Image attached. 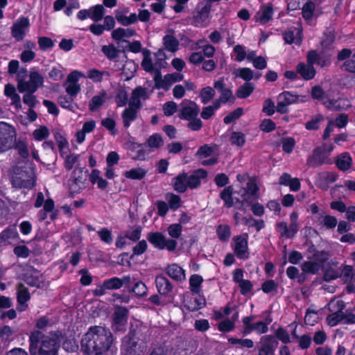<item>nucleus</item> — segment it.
<instances>
[{
  "instance_id": "nucleus-7",
  "label": "nucleus",
  "mask_w": 355,
  "mask_h": 355,
  "mask_svg": "<svg viewBox=\"0 0 355 355\" xmlns=\"http://www.w3.org/2000/svg\"><path fill=\"white\" fill-rule=\"evenodd\" d=\"M11 181L13 187L17 188H32L35 183L33 170L17 169L11 178Z\"/></svg>"
},
{
  "instance_id": "nucleus-35",
  "label": "nucleus",
  "mask_w": 355,
  "mask_h": 355,
  "mask_svg": "<svg viewBox=\"0 0 355 355\" xmlns=\"http://www.w3.org/2000/svg\"><path fill=\"white\" fill-rule=\"evenodd\" d=\"M203 282L202 276L195 274L189 278V288L192 293L198 294L201 291V286Z\"/></svg>"
},
{
  "instance_id": "nucleus-18",
  "label": "nucleus",
  "mask_w": 355,
  "mask_h": 355,
  "mask_svg": "<svg viewBox=\"0 0 355 355\" xmlns=\"http://www.w3.org/2000/svg\"><path fill=\"white\" fill-rule=\"evenodd\" d=\"M136 34V31L132 28H118L112 31V37L117 43H121L128 42L129 38Z\"/></svg>"
},
{
  "instance_id": "nucleus-42",
  "label": "nucleus",
  "mask_w": 355,
  "mask_h": 355,
  "mask_svg": "<svg viewBox=\"0 0 355 355\" xmlns=\"http://www.w3.org/2000/svg\"><path fill=\"white\" fill-rule=\"evenodd\" d=\"M215 96V90L211 87H205L202 88L200 92L199 96L201 102L204 104L208 103Z\"/></svg>"
},
{
  "instance_id": "nucleus-44",
  "label": "nucleus",
  "mask_w": 355,
  "mask_h": 355,
  "mask_svg": "<svg viewBox=\"0 0 355 355\" xmlns=\"http://www.w3.org/2000/svg\"><path fill=\"white\" fill-rule=\"evenodd\" d=\"M144 58L141 62V67L143 69L148 71L152 72L154 69L153 60L151 59V53L148 50H144L143 51Z\"/></svg>"
},
{
  "instance_id": "nucleus-38",
  "label": "nucleus",
  "mask_w": 355,
  "mask_h": 355,
  "mask_svg": "<svg viewBox=\"0 0 355 355\" xmlns=\"http://www.w3.org/2000/svg\"><path fill=\"white\" fill-rule=\"evenodd\" d=\"M137 110L128 106L122 113L123 122L125 127L128 128L137 117Z\"/></svg>"
},
{
  "instance_id": "nucleus-23",
  "label": "nucleus",
  "mask_w": 355,
  "mask_h": 355,
  "mask_svg": "<svg viewBox=\"0 0 355 355\" xmlns=\"http://www.w3.org/2000/svg\"><path fill=\"white\" fill-rule=\"evenodd\" d=\"M107 94L105 91H102L94 95L89 101V110L92 112L98 110L106 101Z\"/></svg>"
},
{
  "instance_id": "nucleus-13",
  "label": "nucleus",
  "mask_w": 355,
  "mask_h": 355,
  "mask_svg": "<svg viewBox=\"0 0 355 355\" xmlns=\"http://www.w3.org/2000/svg\"><path fill=\"white\" fill-rule=\"evenodd\" d=\"M248 234H242L233 238L232 248L236 256L239 259L248 257Z\"/></svg>"
},
{
  "instance_id": "nucleus-21",
  "label": "nucleus",
  "mask_w": 355,
  "mask_h": 355,
  "mask_svg": "<svg viewBox=\"0 0 355 355\" xmlns=\"http://www.w3.org/2000/svg\"><path fill=\"white\" fill-rule=\"evenodd\" d=\"M163 45L164 49L171 53H175L179 49L180 42L174 36L173 31H168L163 37Z\"/></svg>"
},
{
  "instance_id": "nucleus-52",
  "label": "nucleus",
  "mask_w": 355,
  "mask_h": 355,
  "mask_svg": "<svg viewBox=\"0 0 355 355\" xmlns=\"http://www.w3.org/2000/svg\"><path fill=\"white\" fill-rule=\"evenodd\" d=\"M298 215L296 212H292L290 215L291 223L288 227L290 237H293L297 233L298 230Z\"/></svg>"
},
{
  "instance_id": "nucleus-36",
  "label": "nucleus",
  "mask_w": 355,
  "mask_h": 355,
  "mask_svg": "<svg viewBox=\"0 0 355 355\" xmlns=\"http://www.w3.org/2000/svg\"><path fill=\"white\" fill-rule=\"evenodd\" d=\"M17 236V232L15 227L8 228L0 234V246L8 244L11 240Z\"/></svg>"
},
{
  "instance_id": "nucleus-54",
  "label": "nucleus",
  "mask_w": 355,
  "mask_h": 355,
  "mask_svg": "<svg viewBox=\"0 0 355 355\" xmlns=\"http://www.w3.org/2000/svg\"><path fill=\"white\" fill-rule=\"evenodd\" d=\"M234 74L246 81L250 80L253 78V71L250 68L238 69L235 71Z\"/></svg>"
},
{
  "instance_id": "nucleus-5",
  "label": "nucleus",
  "mask_w": 355,
  "mask_h": 355,
  "mask_svg": "<svg viewBox=\"0 0 355 355\" xmlns=\"http://www.w3.org/2000/svg\"><path fill=\"white\" fill-rule=\"evenodd\" d=\"M16 131L13 126L0 122V153L9 150L13 145Z\"/></svg>"
},
{
  "instance_id": "nucleus-33",
  "label": "nucleus",
  "mask_w": 355,
  "mask_h": 355,
  "mask_svg": "<svg viewBox=\"0 0 355 355\" xmlns=\"http://www.w3.org/2000/svg\"><path fill=\"white\" fill-rule=\"evenodd\" d=\"M207 176V172L205 170L200 169L196 171L189 177L187 176L188 187L195 188L200 184V180Z\"/></svg>"
},
{
  "instance_id": "nucleus-57",
  "label": "nucleus",
  "mask_w": 355,
  "mask_h": 355,
  "mask_svg": "<svg viewBox=\"0 0 355 355\" xmlns=\"http://www.w3.org/2000/svg\"><path fill=\"white\" fill-rule=\"evenodd\" d=\"M257 190L258 187L256 183L252 180H250L247 184V189L245 191L244 195L243 196V201L248 200V198H246L247 195H250L255 198Z\"/></svg>"
},
{
  "instance_id": "nucleus-48",
  "label": "nucleus",
  "mask_w": 355,
  "mask_h": 355,
  "mask_svg": "<svg viewBox=\"0 0 355 355\" xmlns=\"http://www.w3.org/2000/svg\"><path fill=\"white\" fill-rule=\"evenodd\" d=\"M230 140L232 145L241 147L245 143V135L241 132H233Z\"/></svg>"
},
{
  "instance_id": "nucleus-8",
  "label": "nucleus",
  "mask_w": 355,
  "mask_h": 355,
  "mask_svg": "<svg viewBox=\"0 0 355 355\" xmlns=\"http://www.w3.org/2000/svg\"><path fill=\"white\" fill-rule=\"evenodd\" d=\"M147 239L155 248L159 250L166 249L168 251H174L178 245L176 241L168 239L163 234L158 232H150Z\"/></svg>"
},
{
  "instance_id": "nucleus-22",
  "label": "nucleus",
  "mask_w": 355,
  "mask_h": 355,
  "mask_svg": "<svg viewBox=\"0 0 355 355\" xmlns=\"http://www.w3.org/2000/svg\"><path fill=\"white\" fill-rule=\"evenodd\" d=\"M96 128V122L94 120H89L83 123L81 130L76 134V140L78 144H82L85 139L86 134L92 132Z\"/></svg>"
},
{
  "instance_id": "nucleus-24",
  "label": "nucleus",
  "mask_w": 355,
  "mask_h": 355,
  "mask_svg": "<svg viewBox=\"0 0 355 355\" xmlns=\"http://www.w3.org/2000/svg\"><path fill=\"white\" fill-rule=\"evenodd\" d=\"M146 89L139 87L133 90L130 99L129 106L138 110L141 105V99L146 96Z\"/></svg>"
},
{
  "instance_id": "nucleus-34",
  "label": "nucleus",
  "mask_w": 355,
  "mask_h": 355,
  "mask_svg": "<svg viewBox=\"0 0 355 355\" xmlns=\"http://www.w3.org/2000/svg\"><path fill=\"white\" fill-rule=\"evenodd\" d=\"M155 282L158 292L161 295H166L172 290V286L166 277H157Z\"/></svg>"
},
{
  "instance_id": "nucleus-14",
  "label": "nucleus",
  "mask_w": 355,
  "mask_h": 355,
  "mask_svg": "<svg viewBox=\"0 0 355 355\" xmlns=\"http://www.w3.org/2000/svg\"><path fill=\"white\" fill-rule=\"evenodd\" d=\"M128 320V310L124 307H116L113 315V328L116 331H123Z\"/></svg>"
},
{
  "instance_id": "nucleus-64",
  "label": "nucleus",
  "mask_w": 355,
  "mask_h": 355,
  "mask_svg": "<svg viewBox=\"0 0 355 355\" xmlns=\"http://www.w3.org/2000/svg\"><path fill=\"white\" fill-rule=\"evenodd\" d=\"M324 120L321 114L315 116L310 121L306 123V128L308 130H317L320 127V123Z\"/></svg>"
},
{
  "instance_id": "nucleus-31",
  "label": "nucleus",
  "mask_w": 355,
  "mask_h": 355,
  "mask_svg": "<svg viewBox=\"0 0 355 355\" xmlns=\"http://www.w3.org/2000/svg\"><path fill=\"white\" fill-rule=\"evenodd\" d=\"M26 282L32 286L42 287L44 286V277L38 271L32 270L26 277Z\"/></svg>"
},
{
  "instance_id": "nucleus-4",
  "label": "nucleus",
  "mask_w": 355,
  "mask_h": 355,
  "mask_svg": "<svg viewBox=\"0 0 355 355\" xmlns=\"http://www.w3.org/2000/svg\"><path fill=\"white\" fill-rule=\"evenodd\" d=\"M329 311L331 312L326 318L327 324L334 327L340 322H343V311L345 307V303L339 298L331 300L327 304Z\"/></svg>"
},
{
  "instance_id": "nucleus-50",
  "label": "nucleus",
  "mask_w": 355,
  "mask_h": 355,
  "mask_svg": "<svg viewBox=\"0 0 355 355\" xmlns=\"http://www.w3.org/2000/svg\"><path fill=\"white\" fill-rule=\"evenodd\" d=\"M315 10V4L311 1H307L302 8V16L307 20L312 19Z\"/></svg>"
},
{
  "instance_id": "nucleus-59",
  "label": "nucleus",
  "mask_w": 355,
  "mask_h": 355,
  "mask_svg": "<svg viewBox=\"0 0 355 355\" xmlns=\"http://www.w3.org/2000/svg\"><path fill=\"white\" fill-rule=\"evenodd\" d=\"M232 194V189L231 187L224 189L220 193V198L225 201V204L227 207H231L233 205Z\"/></svg>"
},
{
  "instance_id": "nucleus-30",
  "label": "nucleus",
  "mask_w": 355,
  "mask_h": 355,
  "mask_svg": "<svg viewBox=\"0 0 355 355\" xmlns=\"http://www.w3.org/2000/svg\"><path fill=\"white\" fill-rule=\"evenodd\" d=\"M311 96L313 98L321 100L324 105L329 108H335L338 105H336V102L334 101H328L324 96V92L320 87L315 86L313 87L311 91Z\"/></svg>"
},
{
  "instance_id": "nucleus-40",
  "label": "nucleus",
  "mask_w": 355,
  "mask_h": 355,
  "mask_svg": "<svg viewBox=\"0 0 355 355\" xmlns=\"http://www.w3.org/2000/svg\"><path fill=\"white\" fill-rule=\"evenodd\" d=\"M146 174V171L141 167L132 168L124 172L126 178L131 180H141Z\"/></svg>"
},
{
  "instance_id": "nucleus-47",
  "label": "nucleus",
  "mask_w": 355,
  "mask_h": 355,
  "mask_svg": "<svg viewBox=\"0 0 355 355\" xmlns=\"http://www.w3.org/2000/svg\"><path fill=\"white\" fill-rule=\"evenodd\" d=\"M293 336L298 340L299 346L301 349H304L310 347L312 339L309 335L304 334L301 336H298L296 334L295 329H294Z\"/></svg>"
},
{
  "instance_id": "nucleus-32",
  "label": "nucleus",
  "mask_w": 355,
  "mask_h": 355,
  "mask_svg": "<svg viewBox=\"0 0 355 355\" xmlns=\"http://www.w3.org/2000/svg\"><path fill=\"white\" fill-rule=\"evenodd\" d=\"M297 71L305 80L312 79L315 74L313 67L309 64L300 63L297 67Z\"/></svg>"
},
{
  "instance_id": "nucleus-56",
  "label": "nucleus",
  "mask_w": 355,
  "mask_h": 355,
  "mask_svg": "<svg viewBox=\"0 0 355 355\" xmlns=\"http://www.w3.org/2000/svg\"><path fill=\"white\" fill-rule=\"evenodd\" d=\"M319 320L318 314L316 311L308 309L304 317V322L306 324L313 326L318 322Z\"/></svg>"
},
{
  "instance_id": "nucleus-63",
  "label": "nucleus",
  "mask_w": 355,
  "mask_h": 355,
  "mask_svg": "<svg viewBox=\"0 0 355 355\" xmlns=\"http://www.w3.org/2000/svg\"><path fill=\"white\" fill-rule=\"evenodd\" d=\"M102 52L109 59H114L116 58L118 55V50L113 44L105 45L102 47Z\"/></svg>"
},
{
  "instance_id": "nucleus-6",
  "label": "nucleus",
  "mask_w": 355,
  "mask_h": 355,
  "mask_svg": "<svg viewBox=\"0 0 355 355\" xmlns=\"http://www.w3.org/2000/svg\"><path fill=\"white\" fill-rule=\"evenodd\" d=\"M85 74L79 70H73L67 77L64 83L65 91L71 98L77 96L81 91V85L79 80L82 78H85Z\"/></svg>"
},
{
  "instance_id": "nucleus-25",
  "label": "nucleus",
  "mask_w": 355,
  "mask_h": 355,
  "mask_svg": "<svg viewBox=\"0 0 355 355\" xmlns=\"http://www.w3.org/2000/svg\"><path fill=\"white\" fill-rule=\"evenodd\" d=\"M278 99L284 103L289 105L295 103H304L308 101V96H299L291 94L289 92H285L279 95Z\"/></svg>"
},
{
  "instance_id": "nucleus-45",
  "label": "nucleus",
  "mask_w": 355,
  "mask_h": 355,
  "mask_svg": "<svg viewBox=\"0 0 355 355\" xmlns=\"http://www.w3.org/2000/svg\"><path fill=\"white\" fill-rule=\"evenodd\" d=\"M89 18L95 21H100L104 14V8L101 5H96L95 6L91 7L89 9Z\"/></svg>"
},
{
  "instance_id": "nucleus-20",
  "label": "nucleus",
  "mask_w": 355,
  "mask_h": 355,
  "mask_svg": "<svg viewBox=\"0 0 355 355\" xmlns=\"http://www.w3.org/2000/svg\"><path fill=\"white\" fill-rule=\"evenodd\" d=\"M352 158L349 153L347 152L338 155L335 159V164L337 168L342 171L349 170L352 166Z\"/></svg>"
},
{
  "instance_id": "nucleus-26",
  "label": "nucleus",
  "mask_w": 355,
  "mask_h": 355,
  "mask_svg": "<svg viewBox=\"0 0 355 355\" xmlns=\"http://www.w3.org/2000/svg\"><path fill=\"white\" fill-rule=\"evenodd\" d=\"M30 299V294L26 287L23 285H20L18 288L17 292V301H18V306L17 309L19 311H24L27 308V304L26 302L28 301Z\"/></svg>"
},
{
  "instance_id": "nucleus-19",
  "label": "nucleus",
  "mask_w": 355,
  "mask_h": 355,
  "mask_svg": "<svg viewBox=\"0 0 355 355\" xmlns=\"http://www.w3.org/2000/svg\"><path fill=\"white\" fill-rule=\"evenodd\" d=\"M261 347L259 355H273L277 343L270 336H264L261 340Z\"/></svg>"
},
{
  "instance_id": "nucleus-16",
  "label": "nucleus",
  "mask_w": 355,
  "mask_h": 355,
  "mask_svg": "<svg viewBox=\"0 0 355 355\" xmlns=\"http://www.w3.org/2000/svg\"><path fill=\"white\" fill-rule=\"evenodd\" d=\"M128 12L129 8H128L115 10V17L117 21L123 26L135 24L137 21V15L135 13H131L128 16Z\"/></svg>"
},
{
  "instance_id": "nucleus-12",
  "label": "nucleus",
  "mask_w": 355,
  "mask_h": 355,
  "mask_svg": "<svg viewBox=\"0 0 355 355\" xmlns=\"http://www.w3.org/2000/svg\"><path fill=\"white\" fill-rule=\"evenodd\" d=\"M328 259V254L324 252H317L314 254V261L304 262L302 270L304 272L316 273L321 268L322 263Z\"/></svg>"
},
{
  "instance_id": "nucleus-51",
  "label": "nucleus",
  "mask_w": 355,
  "mask_h": 355,
  "mask_svg": "<svg viewBox=\"0 0 355 355\" xmlns=\"http://www.w3.org/2000/svg\"><path fill=\"white\" fill-rule=\"evenodd\" d=\"M50 135L49 130L46 126H40L33 132V138L37 141L46 139Z\"/></svg>"
},
{
  "instance_id": "nucleus-60",
  "label": "nucleus",
  "mask_w": 355,
  "mask_h": 355,
  "mask_svg": "<svg viewBox=\"0 0 355 355\" xmlns=\"http://www.w3.org/2000/svg\"><path fill=\"white\" fill-rule=\"evenodd\" d=\"M107 73L105 71H99L96 69H89L87 72V77L92 80L94 82H101L104 75Z\"/></svg>"
},
{
  "instance_id": "nucleus-46",
  "label": "nucleus",
  "mask_w": 355,
  "mask_h": 355,
  "mask_svg": "<svg viewBox=\"0 0 355 355\" xmlns=\"http://www.w3.org/2000/svg\"><path fill=\"white\" fill-rule=\"evenodd\" d=\"M340 277V269L336 266H330L326 268L324 273V279L330 282Z\"/></svg>"
},
{
  "instance_id": "nucleus-43",
  "label": "nucleus",
  "mask_w": 355,
  "mask_h": 355,
  "mask_svg": "<svg viewBox=\"0 0 355 355\" xmlns=\"http://www.w3.org/2000/svg\"><path fill=\"white\" fill-rule=\"evenodd\" d=\"M182 227L180 223H173L170 225L167 228L168 234L170 236V239L176 241L182 234Z\"/></svg>"
},
{
  "instance_id": "nucleus-29",
  "label": "nucleus",
  "mask_w": 355,
  "mask_h": 355,
  "mask_svg": "<svg viewBox=\"0 0 355 355\" xmlns=\"http://www.w3.org/2000/svg\"><path fill=\"white\" fill-rule=\"evenodd\" d=\"M166 272L172 279L178 282L183 281L186 278L184 270L175 263L169 265Z\"/></svg>"
},
{
  "instance_id": "nucleus-17",
  "label": "nucleus",
  "mask_w": 355,
  "mask_h": 355,
  "mask_svg": "<svg viewBox=\"0 0 355 355\" xmlns=\"http://www.w3.org/2000/svg\"><path fill=\"white\" fill-rule=\"evenodd\" d=\"M284 39L287 44H300L302 42V28L300 26L289 28L284 33Z\"/></svg>"
},
{
  "instance_id": "nucleus-58",
  "label": "nucleus",
  "mask_w": 355,
  "mask_h": 355,
  "mask_svg": "<svg viewBox=\"0 0 355 355\" xmlns=\"http://www.w3.org/2000/svg\"><path fill=\"white\" fill-rule=\"evenodd\" d=\"M141 228L140 227H133L126 232L125 237L133 241H138L141 237Z\"/></svg>"
},
{
  "instance_id": "nucleus-61",
  "label": "nucleus",
  "mask_w": 355,
  "mask_h": 355,
  "mask_svg": "<svg viewBox=\"0 0 355 355\" xmlns=\"http://www.w3.org/2000/svg\"><path fill=\"white\" fill-rule=\"evenodd\" d=\"M63 349L69 352H75L78 350V345L73 338H69L63 343Z\"/></svg>"
},
{
  "instance_id": "nucleus-28",
  "label": "nucleus",
  "mask_w": 355,
  "mask_h": 355,
  "mask_svg": "<svg viewBox=\"0 0 355 355\" xmlns=\"http://www.w3.org/2000/svg\"><path fill=\"white\" fill-rule=\"evenodd\" d=\"M209 14V8L208 7L203 6L201 8L198 7L194 15V23L196 25L198 26H205L208 22Z\"/></svg>"
},
{
  "instance_id": "nucleus-1",
  "label": "nucleus",
  "mask_w": 355,
  "mask_h": 355,
  "mask_svg": "<svg viewBox=\"0 0 355 355\" xmlns=\"http://www.w3.org/2000/svg\"><path fill=\"white\" fill-rule=\"evenodd\" d=\"M113 338L110 331L103 327H90L81 341L85 355H104L111 347Z\"/></svg>"
},
{
  "instance_id": "nucleus-9",
  "label": "nucleus",
  "mask_w": 355,
  "mask_h": 355,
  "mask_svg": "<svg viewBox=\"0 0 355 355\" xmlns=\"http://www.w3.org/2000/svg\"><path fill=\"white\" fill-rule=\"evenodd\" d=\"M183 78L182 74L174 73L167 74L162 78L159 71H157L154 81L157 88L168 90L174 83L182 80Z\"/></svg>"
},
{
  "instance_id": "nucleus-15",
  "label": "nucleus",
  "mask_w": 355,
  "mask_h": 355,
  "mask_svg": "<svg viewBox=\"0 0 355 355\" xmlns=\"http://www.w3.org/2000/svg\"><path fill=\"white\" fill-rule=\"evenodd\" d=\"M181 106L180 117L186 120H192L196 118L200 111L197 104L189 100L183 101Z\"/></svg>"
},
{
  "instance_id": "nucleus-37",
  "label": "nucleus",
  "mask_w": 355,
  "mask_h": 355,
  "mask_svg": "<svg viewBox=\"0 0 355 355\" xmlns=\"http://www.w3.org/2000/svg\"><path fill=\"white\" fill-rule=\"evenodd\" d=\"M136 346V341L131 336H125L123 339L122 350L126 351L125 355H137L133 348Z\"/></svg>"
},
{
  "instance_id": "nucleus-10",
  "label": "nucleus",
  "mask_w": 355,
  "mask_h": 355,
  "mask_svg": "<svg viewBox=\"0 0 355 355\" xmlns=\"http://www.w3.org/2000/svg\"><path fill=\"white\" fill-rule=\"evenodd\" d=\"M333 144H325L318 148L314 152L313 157L309 159V162L313 166H318L324 163L333 151Z\"/></svg>"
},
{
  "instance_id": "nucleus-2",
  "label": "nucleus",
  "mask_w": 355,
  "mask_h": 355,
  "mask_svg": "<svg viewBox=\"0 0 355 355\" xmlns=\"http://www.w3.org/2000/svg\"><path fill=\"white\" fill-rule=\"evenodd\" d=\"M30 351L33 352L39 347V355H56L60 346V338L57 334L43 336L35 331L30 336Z\"/></svg>"
},
{
  "instance_id": "nucleus-27",
  "label": "nucleus",
  "mask_w": 355,
  "mask_h": 355,
  "mask_svg": "<svg viewBox=\"0 0 355 355\" xmlns=\"http://www.w3.org/2000/svg\"><path fill=\"white\" fill-rule=\"evenodd\" d=\"M273 9L270 5H264L256 15V21L264 24L269 21L272 17Z\"/></svg>"
},
{
  "instance_id": "nucleus-39",
  "label": "nucleus",
  "mask_w": 355,
  "mask_h": 355,
  "mask_svg": "<svg viewBox=\"0 0 355 355\" xmlns=\"http://www.w3.org/2000/svg\"><path fill=\"white\" fill-rule=\"evenodd\" d=\"M174 188L179 192H184L188 187L187 175L184 173L180 174L174 178L173 180Z\"/></svg>"
},
{
  "instance_id": "nucleus-11",
  "label": "nucleus",
  "mask_w": 355,
  "mask_h": 355,
  "mask_svg": "<svg viewBox=\"0 0 355 355\" xmlns=\"http://www.w3.org/2000/svg\"><path fill=\"white\" fill-rule=\"evenodd\" d=\"M30 26V21L27 17H20L11 27V35L17 41H21L26 36Z\"/></svg>"
},
{
  "instance_id": "nucleus-62",
  "label": "nucleus",
  "mask_w": 355,
  "mask_h": 355,
  "mask_svg": "<svg viewBox=\"0 0 355 355\" xmlns=\"http://www.w3.org/2000/svg\"><path fill=\"white\" fill-rule=\"evenodd\" d=\"M320 220L327 228H334L338 223L336 218L329 215L321 216Z\"/></svg>"
},
{
  "instance_id": "nucleus-53",
  "label": "nucleus",
  "mask_w": 355,
  "mask_h": 355,
  "mask_svg": "<svg viewBox=\"0 0 355 355\" xmlns=\"http://www.w3.org/2000/svg\"><path fill=\"white\" fill-rule=\"evenodd\" d=\"M232 56L238 62H242L246 58V51L241 45L234 46Z\"/></svg>"
},
{
  "instance_id": "nucleus-41",
  "label": "nucleus",
  "mask_w": 355,
  "mask_h": 355,
  "mask_svg": "<svg viewBox=\"0 0 355 355\" xmlns=\"http://www.w3.org/2000/svg\"><path fill=\"white\" fill-rule=\"evenodd\" d=\"M55 139L58 144L61 156L69 153V144L67 138L60 133L55 135Z\"/></svg>"
},
{
  "instance_id": "nucleus-49",
  "label": "nucleus",
  "mask_w": 355,
  "mask_h": 355,
  "mask_svg": "<svg viewBox=\"0 0 355 355\" xmlns=\"http://www.w3.org/2000/svg\"><path fill=\"white\" fill-rule=\"evenodd\" d=\"M254 88V85L252 83H245L239 88L237 91V96L240 98H245L251 94Z\"/></svg>"
},
{
  "instance_id": "nucleus-55",
  "label": "nucleus",
  "mask_w": 355,
  "mask_h": 355,
  "mask_svg": "<svg viewBox=\"0 0 355 355\" xmlns=\"http://www.w3.org/2000/svg\"><path fill=\"white\" fill-rule=\"evenodd\" d=\"M220 95L219 97V99L216 101V102H218L219 104L220 103H225L227 102L232 103L234 100V98L232 94V92L230 88H227L225 89H223V91L220 92Z\"/></svg>"
},
{
  "instance_id": "nucleus-3",
  "label": "nucleus",
  "mask_w": 355,
  "mask_h": 355,
  "mask_svg": "<svg viewBox=\"0 0 355 355\" xmlns=\"http://www.w3.org/2000/svg\"><path fill=\"white\" fill-rule=\"evenodd\" d=\"M26 70L21 69L17 73V87L21 93L28 92L34 93L37 89L44 84L43 76L36 71H31L28 76V80H24Z\"/></svg>"
}]
</instances>
